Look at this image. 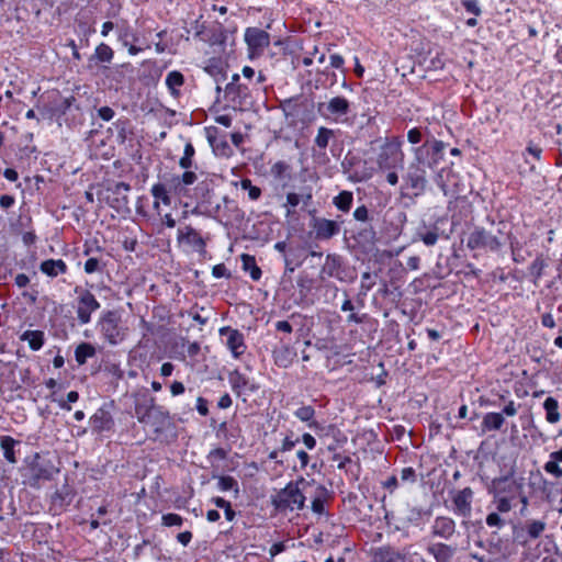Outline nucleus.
<instances>
[{
  "instance_id": "a19ab883",
  "label": "nucleus",
  "mask_w": 562,
  "mask_h": 562,
  "mask_svg": "<svg viewBox=\"0 0 562 562\" xmlns=\"http://www.w3.org/2000/svg\"><path fill=\"white\" fill-rule=\"evenodd\" d=\"M293 415L303 423H307L308 427L317 426L314 420L315 409L311 405H304L294 411Z\"/></svg>"
},
{
  "instance_id": "a878e982",
  "label": "nucleus",
  "mask_w": 562,
  "mask_h": 562,
  "mask_svg": "<svg viewBox=\"0 0 562 562\" xmlns=\"http://www.w3.org/2000/svg\"><path fill=\"white\" fill-rule=\"evenodd\" d=\"M168 420H169V413L162 406L156 405L153 408V411L148 417V420L145 423V425H149V426L154 427L156 432H160V431H162V429L166 426V424L168 423Z\"/></svg>"
},
{
  "instance_id": "7c9ffc66",
  "label": "nucleus",
  "mask_w": 562,
  "mask_h": 562,
  "mask_svg": "<svg viewBox=\"0 0 562 562\" xmlns=\"http://www.w3.org/2000/svg\"><path fill=\"white\" fill-rule=\"evenodd\" d=\"M505 423V418L502 413H486L482 420V430L485 431H493V430H499L502 429L503 425Z\"/></svg>"
},
{
  "instance_id": "052dcab7",
  "label": "nucleus",
  "mask_w": 562,
  "mask_h": 562,
  "mask_svg": "<svg viewBox=\"0 0 562 562\" xmlns=\"http://www.w3.org/2000/svg\"><path fill=\"white\" fill-rule=\"evenodd\" d=\"M162 525L166 526V527H172V526H182L183 524V518L178 515V514H175V513H168V514H165L162 515Z\"/></svg>"
},
{
  "instance_id": "72a5a7b5",
  "label": "nucleus",
  "mask_w": 562,
  "mask_h": 562,
  "mask_svg": "<svg viewBox=\"0 0 562 562\" xmlns=\"http://www.w3.org/2000/svg\"><path fill=\"white\" fill-rule=\"evenodd\" d=\"M20 441L15 440L11 436H1L0 437V447L3 450V457L9 463H16V457L14 452V447L19 445Z\"/></svg>"
},
{
  "instance_id": "c9c22d12",
  "label": "nucleus",
  "mask_w": 562,
  "mask_h": 562,
  "mask_svg": "<svg viewBox=\"0 0 562 562\" xmlns=\"http://www.w3.org/2000/svg\"><path fill=\"white\" fill-rule=\"evenodd\" d=\"M224 212L235 222H241L245 218V212L238 206L235 200L228 196L223 198Z\"/></svg>"
},
{
  "instance_id": "c756f323",
  "label": "nucleus",
  "mask_w": 562,
  "mask_h": 562,
  "mask_svg": "<svg viewBox=\"0 0 562 562\" xmlns=\"http://www.w3.org/2000/svg\"><path fill=\"white\" fill-rule=\"evenodd\" d=\"M20 339L22 341H27L31 350L37 351L44 346L45 335L42 330H25L20 336Z\"/></svg>"
},
{
  "instance_id": "603ef678",
  "label": "nucleus",
  "mask_w": 562,
  "mask_h": 562,
  "mask_svg": "<svg viewBox=\"0 0 562 562\" xmlns=\"http://www.w3.org/2000/svg\"><path fill=\"white\" fill-rule=\"evenodd\" d=\"M376 274H372L371 272H363L361 274L360 282V295L366 296L368 292L375 285Z\"/></svg>"
},
{
  "instance_id": "e2e57ef3",
  "label": "nucleus",
  "mask_w": 562,
  "mask_h": 562,
  "mask_svg": "<svg viewBox=\"0 0 562 562\" xmlns=\"http://www.w3.org/2000/svg\"><path fill=\"white\" fill-rule=\"evenodd\" d=\"M506 475H510V482H512L513 486L517 490V494L525 492L526 479L522 475L515 476L514 468H510V470L506 473Z\"/></svg>"
},
{
  "instance_id": "2f4dec72",
  "label": "nucleus",
  "mask_w": 562,
  "mask_h": 562,
  "mask_svg": "<svg viewBox=\"0 0 562 562\" xmlns=\"http://www.w3.org/2000/svg\"><path fill=\"white\" fill-rule=\"evenodd\" d=\"M165 82H166V86H167L170 94L173 97H178V95H180L179 89L184 83V76L178 70H172V71L168 72V75L166 76Z\"/></svg>"
},
{
  "instance_id": "ddd939ff",
  "label": "nucleus",
  "mask_w": 562,
  "mask_h": 562,
  "mask_svg": "<svg viewBox=\"0 0 562 562\" xmlns=\"http://www.w3.org/2000/svg\"><path fill=\"white\" fill-rule=\"evenodd\" d=\"M205 134L207 142L216 156L228 158L233 155V149L226 139V135L221 134L216 126L205 127Z\"/></svg>"
},
{
  "instance_id": "4468645a",
  "label": "nucleus",
  "mask_w": 562,
  "mask_h": 562,
  "mask_svg": "<svg viewBox=\"0 0 562 562\" xmlns=\"http://www.w3.org/2000/svg\"><path fill=\"white\" fill-rule=\"evenodd\" d=\"M296 356V349L284 338H280L278 345L272 350L274 364L282 369L291 367Z\"/></svg>"
},
{
  "instance_id": "f257e3e1",
  "label": "nucleus",
  "mask_w": 562,
  "mask_h": 562,
  "mask_svg": "<svg viewBox=\"0 0 562 562\" xmlns=\"http://www.w3.org/2000/svg\"><path fill=\"white\" fill-rule=\"evenodd\" d=\"M121 314L115 310L103 311L97 322L101 337L111 346L124 340L125 331L121 325Z\"/></svg>"
},
{
  "instance_id": "4c0bfd02",
  "label": "nucleus",
  "mask_w": 562,
  "mask_h": 562,
  "mask_svg": "<svg viewBox=\"0 0 562 562\" xmlns=\"http://www.w3.org/2000/svg\"><path fill=\"white\" fill-rule=\"evenodd\" d=\"M228 381L232 390L238 395H240L241 392H245V389L248 385V378L238 370L229 372Z\"/></svg>"
},
{
  "instance_id": "f03ea898",
  "label": "nucleus",
  "mask_w": 562,
  "mask_h": 562,
  "mask_svg": "<svg viewBox=\"0 0 562 562\" xmlns=\"http://www.w3.org/2000/svg\"><path fill=\"white\" fill-rule=\"evenodd\" d=\"M304 479L296 482H289L285 487L281 488L271 497V504L278 510H301L305 505V496L299 488V483H303Z\"/></svg>"
},
{
  "instance_id": "aec40b11",
  "label": "nucleus",
  "mask_w": 562,
  "mask_h": 562,
  "mask_svg": "<svg viewBox=\"0 0 562 562\" xmlns=\"http://www.w3.org/2000/svg\"><path fill=\"white\" fill-rule=\"evenodd\" d=\"M488 494L493 496H509L514 499L517 496V490L510 482V475H501L494 477L488 486Z\"/></svg>"
},
{
  "instance_id": "6ab92c4d",
  "label": "nucleus",
  "mask_w": 562,
  "mask_h": 562,
  "mask_svg": "<svg viewBox=\"0 0 562 562\" xmlns=\"http://www.w3.org/2000/svg\"><path fill=\"white\" fill-rule=\"evenodd\" d=\"M245 42L252 52L262 50L270 44V35L265 30L258 27H248L245 31Z\"/></svg>"
},
{
  "instance_id": "0eeeda50",
  "label": "nucleus",
  "mask_w": 562,
  "mask_h": 562,
  "mask_svg": "<svg viewBox=\"0 0 562 562\" xmlns=\"http://www.w3.org/2000/svg\"><path fill=\"white\" fill-rule=\"evenodd\" d=\"M224 99L227 105L235 111L249 109L254 99L247 85L227 83L224 89Z\"/></svg>"
},
{
  "instance_id": "cd10ccee",
  "label": "nucleus",
  "mask_w": 562,
  "mask_h": 562,
  "mask_svg": "<svg viewBox=\"0 0 562 562\" xmlns=\"http://www.w3.org/2000/svg\"><path fill=\"white\" fill-rule=\"evenodd\" d=\"M155 406V398L153 396H145L143 400L137 401L135 404V415L137 420L140 424H145Z\"/></svg>"
},
{
  "instance_id": "a18cd8bd",
  "label": "nucleus",
  "mask_w": 562,
  "mask_h": 562,
  "mask_svg": "<svg viewBox=\"0 0 562 562\" xmlns=\"http://www.w3.org/2000/svg\"><path fill=\"white\" fill-rule=\"evenodd\" d=\"M356 238L362 244H374L376 239V232L372 225L366 224L363 227L358 229Z\"/></svg>"
},
{
  "instance_id": "f8f14e48",
  "label": "nucleus",
  "mask_w": 562,
  "mask_h": 562,
  "mask_svg": "<svg viewBox=\"0 0 562 562\" xmlns=\"http://www.w3.org/2000/svg\"><path fill=\"white\" fill-rule=\"evenodd\" d=\"M114 408V402L104 403L99 407L95 413L90 417V424L95 432L109 431L114 426L112 417V409Z\"/></svg>"
},
{
  "instance_id": "412c9836",
  "label": "nucleus",
  "mask_w": 562,
  "mask_h": 562,
  "mask_svg": "<svg viewBox=\"0 0 562 562\" xmlns=\"http://www.w3.org/2000/svg\"><path fill=\"white\" fill-rule=\"evenodd\" d=\"M440 220H437L434 224L419 226L415 234V240H420L425 246L431 247L437 244L443 232L440 231L438 224Z\"/></svg>"
},
{
  "instance_id": "79ce46f5",
  "label": "nucleus",
  "mask_w": 562,
  "mask_h": 562,
  "mask_svg": "<svg viewBox=\"0 0 562 562\" xmlns=\"http://www.w3.org/2000/svg\"><path fill=\"white\" fill-rule=\"evenodd\" d=\"M548 263L542 257V255L537 256L536 259L529 266V274L532 277V282L535 285H538V280L542 277L543 270L546 269Z\"/></svg>"
},
{
  "instance_id": "ea45409f",
  "label": "nucleus",
  "mask_w": 562,
  "mask_h": 562,
  "mask_svg": "<svg viewBox=\"0 0 562 562\" xmlns=\"http://www.w3.org/2000/svg\"><path fill=\"white\" fill-rule=\"evenodd\" d=\"M353 202V193L351 191H341L333 199V204L337 210L347 213L350 211Z\"/></svg>"
},
{
  "instance_id": "c85d7f7f",
  "label": "nucleus",
  "mask_w": 562,
  "mask_h": 562,
  "mask_svg": "<svg viewBox=\"0 0 562 562\" xmlns=\"http://www.w3.org/2000/svg\"><path fill=\"white\" fill-rule=\"evenodd\" d=\"M301 248L299 247H290L288 254L284 255V273L291 274L303 263V259L301 258Z\"/></svg>"
},
{
  "instance_id": "39448f33",
  "label": "nucleus",
  "mask_w": 562,
  "mask_h": 562,
  "mask_svg": "<svg viewBox=\"0 0 562 562\" xmlns=\"http://www.w3.org/2000/svg\"><path fill=\"white\" fill-rule=\"evenodd\" d=\"M403 139L393 137L384 143L378 155V165L381 169H396L403 167L404 153L402 150Z\"/></svg>"
},
{
  "instance_id": "423d86ee",
  "label": "nucleus",
  "mask_w": 562,
  "mask_h": 562,
  "mask_svg": "<svg viewBox=\"0 0 562 562\" xmlns=\"http://www.w3.org/2000/svg\"><path fill=\"white\" fill-rule=\"evenodd\" d=\"M76 299V314L77 321L80 325H87L91 322L92 314L101 306L94 294L81 286L75 288Z\"/></svg>"
},
{
  "instance_id": "680f3d73",
  "label": "nucleus",
  "mask_w": 562,
  "mask_h": 562,
  "mask_svg": "<svg viewBox=\"0 0 562 562\" xmlns=\"http://www.w3.org/2000/svg\"><path fill=\"white\" fill-rule=\"evenodd\" d=\"M546 528V524L540 520H533L527 526V532L530 538H538Z\"/></svg>"
},
{
  "instance_id": "338daca9",
  "label": "nucleus",
  "mask_w": 562,
  "mask_h": 562,
  "mask_svg": "<svg viewBox=\"0 0 562 562\" xmlns=\"http://www.w3.org/2000/svg\"><path fill=\"white\" fill-rule=\"evenodd\" d=\"M486 525L488 527L502 528L505 526V520L499 516L498 513H490L486 516Z\"/></svg>"
},
{
  "instance_id": "13d9d810",
  "label": "nucleus",
  "mask_w": 562,
  "mask_h": 562,
  "mask_svg": "<svg viewBox=\"0 0 562 562\" xmlns=\"http://www.w3.org/2000/svg\"><path fill=\"white\" fill-rule=\"evenodd\" d=\"M166 184L169 186V191L177 195H183L187 192L182 181L179 180V175H172Z\"/></svg>"
},
{
  "instance_id": "49530a36",
  "label": "nucleus",
  "mask_w": 562,
  "mask_h": 562,
  "mask_svg": "<svg viewBox=\"0 0 562 562\" xmlns=\"http://www.w3.org/2000/svg\"><path fill=\"white\" fill-rule=\"evenodd\" d=\"M195 155L194 146L191 142H187L183 149V155L179 159L180 168L187 170L193 167V157Z\"/></svg>"
},
{
  "instance_id": "9d476101",
  "label": "nucleus",
  "mask_w": 562,
  "mask_h": 562,
  "mask_svg": "<svg viewBox=\"0 0 562 562\" xmlns=\"http://www.w3.org/2000/svg\"><path fill=\"white\" fill-rule=\"evenodd\" d=\"M317 111L325 117L338 120L350 112V102L345 97H334L327 102L318 103Z\"/></svg>"
},
{
  "instance_id": "8fccbe9b",
  "label": "nucleus",
  "mask_w": 562,
  "mask_h": 562,
  "mask_svg": "<svg viewBox=\"0 0 562 562\" xmlns=\"http://www.w3.org/2000/svg\"><path fill=\"white\" fill-rule=\"evenodd\" d=\"M327 488L323 485H319L317 487V495L312 501V510L315 514H323L325 510V499L324 496L327 494Z\"/></svg>"
},
{
  "instance_id": "5701e85b",
  "label": "nucleus",
  "mask_w": 562,
  "mask_h": 562,
  "mask_svg": "<svg viewBox=\"0 0 562 562\" xmlns=\"http://www.w3.org/2000/svg\"><path fill=\"white\" fill-rule=\"evenodd\" d=\"M345 271L342 257L337 254H328L325 258V262L322 267V273L330 278H336L339 281H344L342 276Z\"/></svg>"
},
{
  "instance_id": "393cba45",
  "label": "nucleus",
  "mask_w": 562,
  "mask_h": 562,
  "mask_svg": "<svg viewBox=\"0 0 562 562\" xmlns=\"http://www.w3.org/2000/svg\"><path fill=\"white\" fill-rule=\"evenodd\" d=\"M67 265L63 259H47L41 262L40 270L50 278H56L59 274L67 272Z\"/></svg>"
},
{
  "instance_id": "37998d69",
  "label": "nucleus",
  "mask_w": 562,
  "mask_h": 562,
  "mask_svg": "<svg viewBox=\"0 0 562 562\" xmlns=\"http://www.w3.org/2000/svg\"><path fill=\"white\" fill-rule=\"evenodd\" d=\"M150 193L154 200L161 201L164 205L169 206L171 204V196L169 194V190L167 189V184L161 182L155 183L150 189Z\"/></svg>"
},
{
  "instance_id": "5fc2aeb1",
  "label": "nucleus",
  "mask_w": 562,
  "mask_h": 562,
  "mask_svg": "<svg viewBox=\"0 0 562 562\" xmlns=\"http://www.w3.org/2000/svg\"><path fill=\"white\" fill-rule=\"evenodd\" d=\"M299 442L300 438L296 437L292 430H289V432L282 439L279 449L282 452V454H284L288 451H292Z\"/></svg>"
},
{
  "instance_id": "3c124183",
  "label": "nucleus",
  "mask_w": 562,
  "mask_h": 562,
  "mask_svg": "<svg viewBox=\"0 0 562 562\" xmlns=\"http://www.w3.org/2000/svg\"><path fill=\"white\" fill-rule=\"evenodd\" d=\"M290 172H291V166L283 160H279V161L274 162L271 167V173L277 179L290 178Z\"/></svg>"
},
{
  "instance_id": "20e7f679",
  "label": "nucleus",
  "mask_w": 562,
  "mask_h": 562,
  "mask_svg": "<svg viewBox=\"0 0 562 562\" xmlns=\"http://www.w3.org/2000/svg\"><path fill=\"white\" fill-rule=\"evenodd\" d=\"M428 181L425 167L412 161L403 176L402 191H407V195L417 198L426 191Z\"/></svg>"
},
{
  "instance_id": "473e14b6",
  "label": "nucleus",
  "mask_w": 562,
  "mask_h": 562,
  "mask_svg": "<svg viewBox=\"0 0 562 562\" xmlns=\"http://www.w3.org/2000/svg\"><path fill=\"white\" fill-rule=\"evenodd\" d=\"M240 260H241L243 270L246 272H249V276L254 281L260 280V278L262 276V271L258 267V265L256 262V258L251 255L243 254L240 256Z\"/></svg>"
},
{
  "instance_id": "6e6d98bb",
  "label": "nucleus",
  "mask_w": 562,
  "mask_h": 562,
  "mask_svg": "<svg viewBox=\"0 0 562 562\" xmlns=\"http://www.w3.org/2000/svg\"><path fill=\"white\" fill-rule=\"evenodd\" d=\"M240 187L243 190L248 191V196L251 201H257L261 196V189L252 184L248 178L240 180Z\"/></svg>"
},
{
  "instance_id": "9b49d317",
  "label": "nucleus",
  "mask_w": 562,
  "mask_h": 562,
  "mask_svg": "<svg viewBox=\"0 0 562 562\" xmlns=\"http://www.w3.org/2000/svg\"><path fill=\"white\" fill-rule=\"evenodd\" d=\"M218 333L222 338L226 339L225 346L228 348L235 359H238L245 353L247 346L245 344V337L243 333L229 326L220 328Z\"/></svg>"
},
{
  "instance_id": "4d7b16f0",
  "label": "nucleus",
  "mask_w": 562,
  "mask_h": 562,
  "mask_svg": "<svg viewBox=\"0 0 562 562\" xmlns=\"http://www.w3.org/2000/svg\"><path fill=\"white\" fill-rule=\"evenodd\" d=\"M498 513H508L514 507L513 499L509 496H493Z\"/></svg>"
},
{
  "instance_id": "de8ad7c7",
  "label": "nucleus",
  "mask_w": 562,
  "mask_h": 562,
  "mask_svg": "<svg viewBox=\"0 0 562 562\" xmlns=\"http://www.w3.org/2000/svg\"><path fill=\"white\" fill-rule=\"evenodd\" d=\"M213 477H216V475H213ZM217 479H218L217 486H218L220 491H222V492L234 491L236 495L239 493L238 482L233 476L223 475V476H217Z\"/></svg>"
},
{
  "instance_id": "864d4df0",
  "label": "nucleus",
  "mask_w": 562,
  "mask_h": 562,
  "mask_svg": "<svg viewBox=\"0 0 562 562\" xmlns=\"http://www.w3.org/2000/svg\"><path fill=\"white\" fill-rule=\"evenodd\" d=\"M119 40L123 46H128L132 43H137L139 37L132 27L126 26L120 31Z\"/></svg>"
},
{
  "instance_id": "f3484780",
  "label": "nucleus",
  "mask_w": 562,
  "mask_h": 562,
  "mask_svg": "<svg viewBox=\"0 0 562 562\" xmlns=\"http://www.w3.org/2000/svg\"><path fill=\"white\" fill-rule=\"evenodd\" d=\"M456 521L451 517L437 516L431 525L430 533L432 537L448 541L456 533Z\"/></svg>"
},
{
  "instance_id": "bb28decb",
  "label": "nucleus",
  "mask_w": 562,
  "mask_h": 562,
  "mask_svg": "<svg viewBox=\"0 0 562 562\" xmlns=\"http://www.w3.org/2000/svg\"><path fill=\"white\" fill-rule=\"evenodd\" d=\"M334 136V131L330 128H327L325 126H321L317 130V134L314 139V144L316 147H318L321 150H325L326 147L329 144L330 138ZM317 159L322 158V161L325 162L328 160L327 155L325 151L319 153L316 156Z\"/></svg>"
},
{
  "instance_id": "69168bd1",
  "label": "nucleus",
  "mask_w": 562,
  "mask_h": 562,
  "mask_svg": "<svg viewBox=\"0 0 562 562\" xmlns=\"http://www.w3.org/2000/svg\"><path fill=\"white\" fill-rule=\"evenodd\" d=\"M461 4L467 12L472 13L474 16H479L482 13L477 0H461Z\"/></svg>"
},
{
  "instance_id": "2eb2a0df",
  "label": "nucleus",
  "mask_w": 562,
  "mask_h": 562,
  "mask_svg": "<svg viewBox=\"0 0 562 562\" xmlns=\"http://www.w3.org/2000/svg\"><path fill=\"white\" fill-rule=\"evenodd\" d=\"M311 226L315 233V237L319 240L330 239L340 232V225L337 221L325 217H314Z\"/></svg>"
},
{
  "instance_id": "09e8293b",
  "label": "nucleus",
  "mask_w": 562,
  "mask_h": 562,
  "mask_svg": "<svg viewBox=\"0 0 562 562\" xmlns=\"http://www.w3.org/2000/svg\"><path fill=\"white\" fill-rule=\"evenodd\" d=\"M106 267V262L97 258V257H90L86 260L83 265V270L88 274H92L95 272H103V270Z\"/></svg>"
},
{
  "instance_id": "bf43d9fd",
  "label": "nucleus",
  "mask_w": 562,
  "mask_h": 562,
  "mask_svg": "<svg viewBox=\"0 0 562 562\" xmlns=\"http://www.w3.org/2000/svg\"><path fill=\"white\" fill-rule=\"evenodd\" d=\"M296 101H297L296 98H289V99L283 100L280 103V108L282 109V111L286 117L294 116L296 114V112H297Z\"/></svg>"
},
{
  "instance_id": "f704fd0d",
  "label": "nucleus",
  "mask_w": 562,
  "mask_h": 562,
  "mask_svg": "<svg viewBox=\"0 0 562 562\" xmlns=\"http://www.w3.org/2000/svg\"><path fill=\"white\" fill-rule=\"evenodd\" d=\"M97 350L90 342H81L75 349V359L79 366L87 362L89 358L94 357Z\"/></svg>"
},
{
  "instance_id": "4be33fe9",
  "label": "nucleus",
  "mask_w": 562,
  "mask_h": 562,
  "mask_svg": "<svg viewBox=\"0 0 562 562\" xmlns=\"http://www.w3.org/2000/svg\"><path fill=\"white\" fill-rule=\"evenodd\" d=\"M472 498L473 491L470 487H464L463 490L457 492L452 498L454 513L461 517H469L472 512Z\"/></svg>"
},
{
  "instance_id": "0e129e2a",
  "label": "nucleus",
  "mask_w": 562,
  "mask_h": 562,
  "mask_svg": "<svg viewBox=\"0 0 562 562\" xmlns=\"http://www.w3.org/2000/svg\"><path fill=\"white\" fill-rule=\"evenodd\" d=\"M543 469L547 473L558 479L562 477V468L553 459H550L548 462H546Z\"/></svg>"
},
{
  "instance_id": "1a4fd4ad",
  "label": "nucleus",
  "mask_w": 562,
  "mask_h": 562,
  "mask_svg": "<svg viewBox=\"0 0 562 562\" xmlns=\"http://www.w3.org/2000/svg\"><path fill=\"white\" fill-rule=\"evenodd\" d=\"M177 241L180 246L184 245L198 254H205L206 251V240L190 225L178 228Z\"/></svg>"
},
{
  "instance_id": "58836bf2",
  "label": "nucleus",
  "mask_w": 562,
  "mask_h": 562,
  "mask_svg": "<svg viewBox=\"0 0 562 562\" xmlns=\"http://www.w3.org/2000/svg\"><path fill=\"white\" fill-rule=\"evenodd\" d=\"M543 408L546 411V419L548 423L555 424L560 420L559 403L554 397H547L543 402Z\"/></svg>"
},
{
  "instance_id": "e433bc0d",
  "label": "nucleus",
  "mask_w": 562,
  "mask_h": 562,
  "mask_svg": "<svg viewBox=\"0 0 562 562\" xmlns=\"http://www.w3.org/2000/svg\"><path fill=\"white\" fill-rule=\"evenodd\" d=\"M431 515L430 509L424 507L412 506L407 509L406 521L413 526H419L423 522L424 517Z\"/></svg>"
},
{
  "instance_id": "a211bd4d",
  "label": "nucleus",
  "mask_w": 562,
  "mask_h": 562,
  "mask_svg": "<svg viewBox=\"0 0 562 562\" xmlns=\"http://www.w3.org/2000/svg\"><path fill=\"white\" fill-rule=\"evenodd\" d=\"M32 479L35 481H49L58 473V469L49 460H41L40 456H35L34 462L30 467Z\"/></svg>"
},
{
  "instance_id": "c03bdc74",
  "label": "nucleus",
  "mask_w": 562,
  "mask_h": 562,
  "mask_svg": "<svg viewBox=\"0 0 562 562\" xmlns=\"http://www.w3.org/2000/svg\"><path fill=\"white\" fill-rule=\"evenodd\" d=\"M113 49L109 45L101 43L95 47L94 54L91 56L90 59H95L100 63H111V60L113 59Z\"/></svg>"
},
{
  "instance_id": "6e6552de",
  "label": "nucleus",
  "mask_w": 562,
  "mask_h": 562,
  "mask_svg": "<svg viewBox=\"0 0 562 562\" xmlns=\"http://www.w3.org/2000/svg\"><path fill=\"white\" fill-rule=\"evenodd\" d=\"M503 246L501 239L483 227H475L468 237L467 247L471 250L487 249L498 251Z\"/></svg>"
},
{
  "instance_id": "b1692460",
  "label": "nucleus",
  "mask_w": 562,
  "mask_h": 562,
  "mask_svg": "<svg viewBox=\"0 0 562 562\" xmlns=\"http://www.w3.org/2000/svg\"><path fill=\"white\" fill-rule=\"evenodd\" d=\"M427 552L436 562H450L457 552V548L443 542L432 543L427 547Z\"/></svg>"
},
{
  "instance_id": "7ed1b4c3",
  "label": "nucleus",
  "mask_w": 562,
  "mask_h": 562,
  "mask_svg": "<svg viewBox=\"0 0 562 562\" xmlns=\"http://www.w3.org/2000/svg\"><path fill=\"white\" fill-rule=\"evenodd\" d=\"M446 145L436 138L427 139L419 147L414 148V160L418 165L434 169L443 159Z\"/></svg>"
},
{
  "instance_id": "774afa93",
  "label": "nucleus",
  "mask_w": 562,
  "mask_h": 562,
  "mask_svg": "<svg viewBox=\"0 0 562 562\" xmlns=\"http://www.w3.org/2000/svg\"><path fill=\"white\" fill-rule=\"evenodd\" d=\"M353 218L358 222L367 224L369 221V210L366 205H360L353 211Z\"/></svg>"
},
{
  "instance_id": "dca6fc26",
  "label": "nucleus",
  "mask_w": 562,
  "mask_h": 562,
  "mask_svg": "<svg viewBox=\"0 0 562 562\" xmlns=\"http://www.w3.org/2000/svg\"><path fill=\"white\" fill-rule=\"evenodd\" d=\"M373 562H413L407 548L402 550L386 546L378 548L373 554Z\"/></svg>"
}]
</instances>
